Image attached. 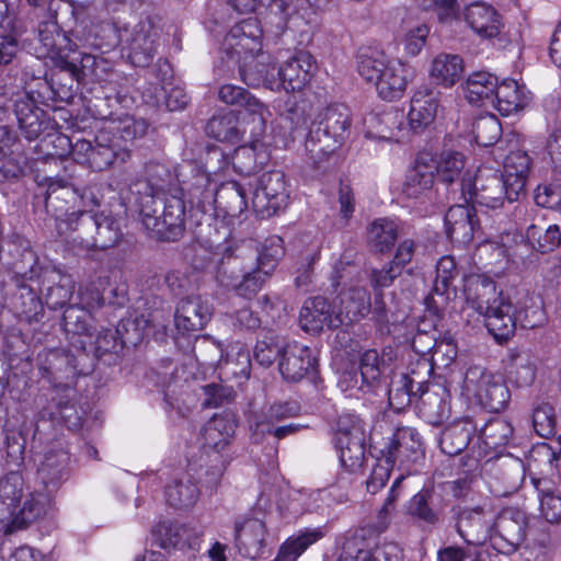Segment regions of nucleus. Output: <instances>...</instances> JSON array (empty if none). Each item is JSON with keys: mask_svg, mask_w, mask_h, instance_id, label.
Instances as JSON below:
<instances>
[{"mask_svg": "<svg viewBox=\"0 0 561 561\" xmlns=\"http://www.w3.org/2000/svg\"><path fill=\"white\" fill-rule=\"evenodd\" d=\"M70 455L61 444L49 448L37 468L41 490L24 492V479L12 471L0 480V533L10 534L44 517L53 496L70 476Z\"/></svg>", "mask_w": 561, "mask_h": 561, "instance_id": "nucleus-1", "label": "nucleus"}, {"mask_svg": "<svg viewBox=\"0 0 561 561\" xmlns=\"http://www.w3.org/2000/svg\"><path fill=\"white\" fill-rule=\"evenodd\" d=\"M467 302L484 317L489 333L499 343L506 342L514 335L516 321L525 329L538 328L546 321L545 311L537 304L519 310L515 316L510 299L504 297L502 291H497L495 283L489 279L477 280L470 285Z\"/></svg>", "mask_w": 561, "mask_h": 561, "instance_id": "nucleus-2", "label": "nucleus"}, {"mask_svg": "<svg viewBox=\"0 0 561 561\" xmlns=\"http://www.w3.org/2000/svg\"><path fill=\"white\" fill-rule=\"evenodd\" d=\"M351 124V113L344 104H332L321 111L305 140L306 161L320 168L347 139Z\"/></svg>", "mask_w": 561, "mask_h": 561, "instance_id": "nucleus-3", "label": "nucleus"}, {"mask_svg": "<svg viewBox=\"0 0 561 561\" xmlns=\"http://www.w3.org/2000/svg\"><path fill=\"white\" fill-rule=\"evenodd\" d=\"M58 233L84 250H105L118 243L123 233L116 218L83 210L58 225Z\"/></svg>", "mask_w": 561, "mask_h": 561, "instance_id": "nucleus-4", "label": "nucleus"}, {"mask_svg": "<svg viewBox=\"0 0 561 561\" xmlns=\"http://www.w3.org/2000/svg\"><path fill=\"white\" fill-rule=\"evenodd\" d=\"M142 226L151 238L160 241H176L185 231L186 207L183 198L169 194L163 196L162 217H158L161 202L145 198L137 207Z\"/></svg>", "mask_w": 561, "mask_h": 561, "instance_id": "nucleus-5", "label": "nucleus"}, {"mask_svg": "<svg viewBox=\"0 0 561 561\" xmlns=\"http://www.w3.org/2000/svg\"><path fill=\"white\" fill-rule=\"evenodd\" d=\"M462 388L492 413L505 410L511 400V392L503 377L479 365L467 369Z\"/></svg>", "mask_w": 561, "mask_h": 561, "instance_id": "nucleus-6", "label": "nucleus"}, {"mask_svg": "<svg viewBox=\"0 0 561 561\" xmlns=\"http://www.w3.org/2000/svg\"><path fill=\"white\" fill-rule=\"evenodd\" d=\"M506 180L496 172L486 175L480 173L474 178H463L461 182V198L466 204L496 209L503 206L505 199L511 198Z\"/></svg>", "mask_w": 561, "mask_h": 561, "instance_id": "nucleus-7", "label": "nucleus"}, {"mask_svg": "<svg viewBox=\"0 0 561 561\" xmlns=\"http://www.w3.org/2000/svg\"><path fill=\"white\" fill-rule=\"evenodd\" d=\"M194 207L208 217L217 216L218 211L238 217L248 208L245 190L234 181L222 183L216 192L208 188L202 191Z\"/></svg>", "mask_w": 561, "mask_h": 561, "instance_id": "nucleus-8", "label": "nucleus"}, {"mask_svg": "<svg viewBox=\"0 0 561 561\" xmlns=\"http://www.w3.org/2000/svg\"><path fill=\"white\" fill-rule=\"evenodd\" d=\"M263 31L256 18H248L237 23L225 37L221 67L230 69L231 64H238L250 53L262 48Z\"/></svg>", "mask_w": 561, "mask_h": 561, "instance_id": "nucleus-9", "label": "nucleus"}, {"mask_svg": "<svg viewBox=\"0 0 561 561\" xmlns=\"http://www.w3.org/2000/svg\"><path fill=\"white\" fill-rule=\"evenodd\" d=\"M289 192L286 176L280 170H273L260 176L253 193L252 207L261 217H271L288 204Z\"/></svg>", "mask_w": 561, "mask_h": 561, "instance_id": "nucleus-10", "label": "nucleus"}, {"mask_svg": "<svg viewBox=\"0 0 561 561\" xmlns=\"http://www.w3.org/2000/svg\"><path fill=\"white\" fill-rule=\"evenodd\" d=\"M453 520L457 534L473 550L484 552L490 542L491 523L481 506L453 507Z\"/></svg>", "mask_w": 561, "mask_h": 561, "instance_id": "nucleus-11", "label": "nucleus"}, {"mask_svg": "<svg viewBox=\"0 0 561 561\" xmlns=\"http://www.w3.org/2000/svg\"><path fill=\"white\" fill-rule=\"evenodd\" d=\"M526 516L518 510L502 511L491 525L489 545L503 554L517 550L525 539Z\"/></svg>", "mask_w": 561, "mask_h": 561, "instance_id": "nucleus-12", "label": "nucleus"}, {"mask_svg": "<svg viewBox=\"0 0 561 561\" xmlns=\"http://www.w3.org/2000/svg\"><path fill=\"white\" fill-rule=\"evenodd\" d=\"M222 69L229 77H234L238 72L242 81L249 87L264 85L275 90L277 83V68L272 65L271 56L262 49L242 56L240 62L231 64L230 69Z\"/></svg>", "mask_w": 561, "mask_h": 561, "instance_id": "nucleus-13", "label": "nucleus"}, {"mask_svg": "<svg viewBox=\"0 0 561 561\" xmlns=\"http://www.w3.org/2000/svg\"><path fill=\"white\" fill-rule=\"evenodd\" d=\"M463 14L472 31L481 38L493 39L495 47L503 49L512 43L510 35L502 31L501 15L493 7L482 2L471 3Z\"/></svg>", "mask_w": 561, "mask_h": 561, "instance_id": "nucleus-14", "label": "nucleus"}, {"mask_svg": "<svg viewBox=\"0 0 561 561\" xmlns=\"http://www.w3.org/2000/svg\"><path fill=\"white\" fill-rule=\"evenodd\" d=\"M171 181L172 173L165 164L156 161L146 163L144 174L129 184L133 203L138 207L141 203H145L147 196L148 199L164 196Z\"/></svg>", "mask_w": 561, "mask_h": 561, "instance_id": "nucleus-15", "label": "nucleus"}, {"mask_svg": "<svg viewBox=\"0 0 561 561\" xmlns=\"http://www.w3.org/2000/svg\"><path fill=\"white\" fill-rule=\"evenodd\" d=\"M213 314V306L199 295L182 298L175 308L174 325L182 334L203 330Z\"/></svg>", "mask_w": 561, "mask_h": 561, "instance_id": "nucleus-16", "label": "nucleus"}, {"mask_svg": "<svg viewBox=\"0 0 561 561\" xmlns=\"http://www.w3.org/2000/svg\"><path fill=\"white\" fill-rule=\"evenodd\" d=\"M457 275L458 271L454 257L443 256L437 262L433 289L424 299L426 309L434 316H439L447 307L450 293H455L453 282Z\"/></svg>", "mask_w": 561, "mask_h": 561, "instance_id": "nucleus-17", "label": "nucleus"}, {"mask_svg": "<svg viewBox=\"0 0 561 561\" xmlns=\"http://www.w3.org/2000/svg\"><path fill=\"white\" fill-rule=\"evenodd\" d=\"M314 70L312 56L307 51H299L277 69L275 90L300 91L310 81Z\"/></svg>", "mask_w": 561, "mask_h": 561, "instance_id": "nucleus-18", "label": "nucleus"}, {"mask_svg": "<svg viewBox=\"0 0 561 561\" xmlns=\"http://www.w3.org/2000/svg\"><path fill=\"white\" fill-rule=\"evenodd\" d=\"M159 30L150 22H139L128 41V59L136 67L148 66L158 50Z\"/></svg>", "mask_w": 561, "mask_h": 561, "instance_id": "nucleus-19", "label": "nucleus"}, {"mask_svg": "<svg viewBox=\"0 0 561 561\" xmlns=\"http://www.w3.org/2000/svg\"><path fill=\"white\" fill-rule=\"evenodd\" d=\"M317 359L310 347L298 342L284 346L278 366L282 376L289 381H299L316 368Z\"/></svg>", "mask_w": 561, "mask_h": 561, "instance_id": "nucleus-20", "label": "nucleus"}, {"mask_svg": "<svg viewBox=\"0 0 561 561\" xmlns=\"http://www.w3.org/2000/svg\"><path fill=\"white\" fill-rule=\"evenodd\" d=\"M440 92L428 85L420 87L411 99L408 114L410 128L421 133L435 119L439 107Z\"/></svg>", "mask_w": 561, "mask_h": 561, "instance_id": "nucleus-21", "label": "nucleus"}, {"mask_svg": "<svg viewBox=\"0 0 561 561\" xmlns=\"http://www.w3.org/2000/svg\"><path fill=\"white\" fill-rule=\"evenodd\" d=\"M265 524L253 517L237 519L234 522V545L238 552L247 558H259L265 547Z\"/></svg>", "mask_w": 561, "mask_h": 561, "instance_id": "nucleus-22", "label": "nucleus"}, {"mask_svg": "<svg viewBox=\"0 0 561 561\" xmlns=\"http://www.w3.org/2000/svg\"><path fill=\"white\" fill-rule=\"evenodd\" d=\"M77 198V191L69 182L62 179H48L45 208L47 214L56 219L57 229L58 225L62 221H68L71 215L82 211L69 213Z\"/></svg>", "mask_w": 561, "mask_h": 561, "instance_id": "nucleus-23", "label": "nucleus"}, {"mask_svg": "<svg viewBox=\"0 0 561 561\" xmlns=\"http://www.w3.org/2000/svg\"><path fill=\"white\" fill-rule=\"evenodd\" d=\"M450 394L446 387L433 383L420 392L416 401L419 415L428 424L442 425L450 415Z\"/></svg>", "mask_w": 561, "mask_h": 561, "instance_id": "nucleus-24", "label": "nucleus"}, {"mask_svg": "<svg viewBox=\"0 0 561 561\" xmlns=\"http://www.w3.org/2000/svg\"><path fill=\"white\" fill-rule=\"evenodd\" d=\"M510 238L515 244H529L531 249L540 253H549L561 244V229L558 225L543 227L539 224H531L527 227L525 237L517 232H508L502 237L503 247L511 248Z\"/></svg>", "mask_w": 561, "mask_h": 561, "instance_id": "nucleus-25", "label": "nucleus"}, {"mask_svg": "<svg viewBox=\"0 0 561 561\" xmlns=\"http://www.w3.org/2000/svg\"><path fill=\"white\" fill-rule=\"evenodd\" d=\"M422 442L419 433L411 427H399L393 433L387 447L381 450L386 458H390L394 465L415 462L422 455Z\"/></svg>", "mask_w": 561, "mask_h": 561, "instance_id": "nucleus-26", "label": "nucleus"}, {"mask_svg": "<svg viewBox=\"0 0 561 561\" xmlns=\"http://www.w3.org/2000/svg\"><path fill=\"white\" fill-rule=\"evenodd\" d=\"M334 319L337 320L336 302L334 301L332 306L321 296L308 299L299 313L301 329L311 333L320 332L324 325L336 329L337 327L333 325Z\"/></svg>", "mask_w": 561, "mask_h": 561, "instance_id": "nucleus-27", "label": "nucleus"}, {"mask_svg": "<svg viewBox=\"0 0 561 561\" xmlns=\"http://www.w3.org/2000/svg\"><path fill=\"white\" fill-rule=\"evenodd\" d=\"M432 156L421 152L415 159L414 165L408 171L402 186V194L408 198L420 199L427 196L434 185L433 168L430 162Z\"/></svg>", "mask_w": 561, "mask_h": 561, "instance_id": "nucleus-28", "label": "nucleus"}, {"mask_svg": "<svg viewBox=\"0 0 561 561\" xmlns=\"http://www.w3.org/2000/svg\"><path fill=\"white\" fill-rule=\"evenodd\" d=\"M336 305L337 320L334 327L348 325L366 317L371 309L369 293L363 287H355L341 295Z\"/></svg>", "mask_w": 561, "mask_h": 561, "instance_id": "nucleus-29", "label": "nucleus"}, {"mask_svg": "<svg viewBox=\"0 0 561 561\" xmlns=\"http://www.w3.org/2000/svg\"><path fill=\"white\" fill-rule=\"evenodd\" d=\"M411 78L410 68L400 60H390L375 82L378 95L386 101L400 99Z\"/></svg>", "mask_w": 561, "mask_h": 561, "instance_id": "nucleus-30", "label": "nucleus"}, {"mask_svg": "<svg viewBox=\"0 0 561 561\" xmlns=\"http://www.w3.org/2000/svg\"><path fill=\"white\" fill-rule=\"evenodd\" d=\"M130 149L122 147L117 139H110L105 134L96 135L91 152L89 168L104 171L115 163H125L130 159Z\"/></svg>", "mask_w": 561, "mask_h": 561, "instance_id": "nucleus-31", "label": "nucleus"}, {"mask_svg": "<svg viewBox=\"0 0 561 561\" xmlns=\"http://www.w3.org/2000/svg\"><path fill=\"white\" fill-rule=\"evenodd\" d=\"M430 165L433 168V175L436 174L437 180L447 185L458 183L461 188L462 179L472 178L465 171L466 157L456 150H443L435 158L432 157Z\"/></svg>", "mask_w": 561, "mask_h": 561, "instance_id": "nucleus-32", "label": "nucleus"}, {"mask_svg": "<svg viewBox=\"0 0 561 561\" xmlns=\"http://www.w3.org/2000/svg\"><path fill=\"white\" fill-rule=\"evenodd\" d=\"M476 431L477 427L469 416L453 421L442 432L440 450L448 456L459 455L468 447Z\"/></svg>", "mask_w": 561, "mask_h": 561, "instance_id": "nucleus-33", "label": "nucleus"}, {"mask_svg": "<svg viewBox=\"0 0 561 561\" xmlns=\"http://www.w3.org/2000/svg\"><path fill=\"white\" fill-rule=\"evenodd\" d=\"M531 159L527 152L522 150L511 151L504 160V173L511 198H518L524 192L529 174Z\"/></svg>", "mask_w": 561, "mask_h": 561, "instance_id": "nucleus-34", "label": "nucleus"}, {"mask_svg": "<svg viewBox=\"0 0 561 561\" xmlns=\"http://www.w3.org/2000/svg\"><path fill=\"white\" fill-rule=\"evenodd\" d=\"M237 423L231 414H216L203 427L202 439L205 448L222 450L230 444Z\"/></svg>", "mask_w": 561, "mask_h": 561, "instance_id": "nucleus-35", "label": "nucleus"}, {"mask_svg": "<svg viewBox=\"0 0 561 561\" xmlns=\"http://www.w3.org/2000/svg\"><path fill=\"white\" fill-rule=\"evenodd\" d=\"M527 102L525 87L513 79H506L497 83L491 105L502 115L508 116L522 110Z\"/></svg>", "mask_w": 561, "mask_h": 561, "instance_id": "nucleus-36", "label": "nucleus"}, {"mask_svg": "<svg viewBox=\"0 0 561 561\" xmlns=\"http://www.w3.org/2000/svg\"><path fill=\"white\" fill-rule=\"evenodd\" d=\"M14 113L19 128L27 140L36 139L44 129V112L28 95L15 101Z\"/></svg>", "mask_w": 561, "mask_h": 561, "instance_id": "nucleus-37", "label": "nucleus"}, {"mask_svg": "<svg viewBox=\"0 0 561 561\" xmlns=\"http://www.w3.org/2000/svg\"><path fill=\"white\" fill-rule=\"evenodd\" d=\"M536 489L539 510L542 517L550 524L561 520V493L557 484L549 478H533Z\"/></svg>", "mask_w": 561, "mask_h": 561, "instance_id": "nucleus-38", "label": "nucleus"}, {"mask_svg": "<svg viewBox=\"0 0 561 561\" xmlns=\"http://www.w3.org/2000/svg\"><path fill=\"white\" fill-rule=\"evenodd\" d=\"M251 144L240 146L232 156V165L237 172L251 175L259 171L267 162L268 156L261 138L250 137Z\"/></svg>", "mask_w": 561, "mask_h": 561, "instance_id": "nucleus-39", "label": "nucleus"}, {"mask_svg": "<svg viewBox=\"0 0 561 561\" xmlns=\"http://www.w3.org/2000/svg\"><path fill=\"white\" fill-rule=\"evenodd\" d=\"M497 88V78L480 71L472 73L462 85L465 98L474 105L492 104Z\"/></svg>", "mask_w": 561, "mask_h": 561, "instance_id": "nucleus-40", "label": "nucleus"}, {"mask_svg": "<svg viewBox=\"0 0 561 561\" xmlns=\"http://www.w3.org/2000/svg\"><path fill=\"white\" fill-rule=\"evenodd\" d=\"M325 536V527L305 528L288 538L280 547L275 561H297L313 543Z\"/></svg>", "mask_w": 561, "mask_h": 561, "instance_id": "nucleus-41", "label": "nucleus"}, {"mask_svg": "<svg viewBox=\"0 0 561 561\" xmlns=\"http://www.w3.org/2000/svg\"><path fill=\"white\" fill-rule=\"evenodd\" d=\"M206 133L218 141L231 144L242 140L243 135L249 134L248 126L240 124L232 114L210 118L206 125Z\"/></svg>", "mask_w": 561, "mask_h": 561, "instance_id": "nucleus-42", "label": "nucleus"}, {"mask_svg": "<svg viewBox=\"0 0 561 561\" xmlns=\"http://www.w3.org/2000/svg\"><path fill=\"white\" fill-rule=\"evenodd\" d=\"M389 61L380 48L363 46L356 55L357 72L365 81L375 84Z\"/></svg>", "mask_w": 561, "mask_h": 561, "instance_id": "nucleus-43", "label": "nucleus"}, {"mask_svg": "<svg viewBox=\"0 0 561 561\" xmlns=\"http://www.w3.org/2000/svg\"><path fill=\"white\" fill-rule=\"evenodd\" d=\"M244 260L232 248H226L217 265V282L229 289L234 290L245 272Z\"/></svg>", "mask_w": 561, "mask_h": 561, "instance_id": "nucleus-44", "label": "nucleus"}, {"mask_svg": "<svg viewBox=\"0 0 561 561\" xmlns=\"http://www.w3.org/2000/svg\"><path fill=\"white\" fill-rule=\"evenodd\" d=\"M405 514L413 520L426 526H436L440 523V511L432 505V492L421 490L405 504Z\"/></svg>", "mask_w": 561, "mask_h": 561, "instance_id": "nucleus-45", "label": "nucleus"}, {"mask_svg": "<svg viewBox=\"0 0 561 561\" xmlns=\"http://www.w3.org/2000/svg\"><path fill=\"white\" fill-rule=\"evenodd\" d=\"M463 61L458 55L440 54L434 58L431 77L445 87L454 85L462 76Z\"/></svg>", "mask_w": 561, "mask_h": 561, "instance_id": "nucleus-46", "label": "nucleus"}, {"mask_svg": "<svg viewBox=\"0 0 561 561\" xmlns=\"http://www.w3.org/2000/svg\"><path fill=\"white\" fill-rule=\"evenodd\" d=\"M473 205L458 204L450 206L445 216L447 226V233L450 238H458L461 234L463 238L472 236L477 221L474 220L476 214L473 213Z\"/></svg>", "mask_w": 561, "mask_h": 561, "instance_id": "nucleus-47", "label": "nucleus"}, {"mask_svg": "<svg viewBox=\"0 0 561 561\" xmlns=\"http://www.w3.org/2000/svg\"><path fill=\"white\" fill-rule=\"evenodd\" d=\"M368 243L377 253L389 252L398 239V226L387 218L376 219L368 228Z\"/></svg>", "mask_w": 561, "mask_h": 561, "instance_id": "nucleus-48", "label": "nucleus"}, {"mask_svg": "<svg viewBox=\"0 0 561 561\" xmlns=\"http://www.w3.org/2000/svg\"><path fill=\"white\" fill-rule=\"evenodd\" d=\"M241 107L244 108L242 125L248 126L249 136L262 138L270 116L267 106L250 93Z\"/></svg>", "mask_w": 561, "mask_h": 561, "instance_id": "nucleus-49", "label": "nucleus"}, {"mask_svg": "<svg viewBox=\"0 0 561 561\" xmlns=\"http://www.w3.org/2000/svg\"><path fill=\"white\" fill-rule=\"evenodd\" d=\"M199 496L196 483L188 476L174 480L165 489V497L169 505L175 508L193 506Z\"/></svg>", "mask_w": 561, "mask_h": 561, "instance_id": "nucleus-50", "label": "nucleus"}, {"mask_svg": "<svg viewBox=\"0 0 561 561\" xmlns=\"http://www.w3.org/2000/svg\"><path fill=\"white\" fill-rule=\"evenodd\" d=\"M14 285L18 290L13 297L15 310L28 321L37 320L43 313L42 299L27 282H16Z\"/></svg>", "mask_w": 561, "mask_h": 561, "instance_id": "nucleus-51", "label": "nucleus"}, {"mask_svg": "<svg viewBox=\"0 0 561 561\" xmlns=\"http://www.w3.org/2000/svg\"><path fill=\"white\" fill-rule=\"evenodd\" d=\"M92 322L93 317L91 311L79 305H70L64 311L62 325L65 331L72 336H84L88 340L92 339Z\"/></svg>", "mask_w": 561, "mask_h": 561, "instance_id": "nucleus-52", "label": "nucleus"}, {"mask_svg": "<svg viewBox=\"0 0 561 561\" xmlns=\"http://www.w3.org/2000/svg\"><path fill=\"white\" fill-rule=\"evenodd\" d=\"M419 392L409 383L402 374L394 375L388 390L390 407L397 411H403L414 400L417 401Z\"/></svg>", "mask_w": 561, "mask_h": 561, "instance_id": "nucleus-53", "label": "nucleus"}, {"mask_svg": "<svg viewBox=\"0 0 561 561\" xmlns=\"http://www.w3.org/2000/svg\"><path fill=\"white\" fill-rule=\"evenodd\" d=\"M121 330L117 328L113 329H102L98 331L95 337L89 340L90 344H94L95 354L98 356H102L107 353H116L118 350L123 347L126 343H136L141 339V335L137 333L135 339H130L128 336H119Z\"/></svg>", "mask_w": 561, "mask_h": 561, "instance_id": "nucleus-54", "label": "nucleus"}, {"mask_svg": "<svg viewBox=\"0 0 561 561\" xmlns=\"http://www.w3.org/2000/svg\"><path fill=\"white\" fill-rule=\"evenodd\" d=\"M513 426L503 419H494L481 428L479 437L490 449H497L506 446L513 436Z\"/></svg>", "mask_w": 561, "mask_h": 561, "instance_id": "nucleus-55", "label": "nucleus"}, {"mask_svg": "<svg viewBox=\"0 0 561 561\" xmlns=\"http://www.w3.org/2000/svg\"><path fill=\"white\" fill-rule=\"evenodd\" d=\"M285 255L284 240L279 236H271L265 239L256 257V266L272 274L279 260Z\"/></svg>", "mask_w": 561, "mask_h": 561, "instance_id": "nucleus-56", "label": "nucleus"}, {"mask_svg": "<svg viewBox=\"0 0 561 561\" xmlns=\"http://www.w3.org/2000/svg\"><path fill=\"white\" fill-rule=\"evenodd\" d=\"M219 368L227 376L234 378H249L251 371V358L249 351L236 346L227 354L225 359H220Z\"/></svg>", "mask_w": 561, "mask_h": 561, "instance_id": "nucleus-57", "label": "nucleus"}, {"mask_svg": "<svg viewBox=\"0 0 561 561\" xmlns=\"http://www.w3.org/2000/svg\"><path fill=\"white\" fill-rule=\"evenodd\" d=\"M18 257L11 263L12 282H31L37 275L38 259L30 248H16Z\"/></svg>", "mask_w": 561, "mask_h": 561, "instance_id": "nucleus-58", "label": "nucleus"}, {"mask_svg": "<svg viewBox=\"0 0 561 561\" xmlns=\"http://www.w3.org/2000/svg\"><path fill=\"white\" fill-rule=\"evenodd\" d=\"M311 112L312 104L309 99L291 95L285 101L280 115L290 124L291 129H297L307 123Z\"/></svg>", "mask_w": 561, "mask_h": 561, "instance_id": "nucleus-59", "label": "nucleus"}, {"mask_svg": "<svg viewBox=\"0 0 561 561\" xmlns=\"http://www.w3.org/2000/svg\"><path fill=\"white\" fill-rule=\"evenodd\" d=\"M433 370L434 368L431 360L425 356L419 355L414 360L409 363L407 371L401 374L420 393L424 392L426 388H430L433 385L430 383Z\"/></svg>", "mask_w": 561, "mask_h": 561, "instance_id": "nucleus-60", "label": "nucleus"}, {"mask_svg": "<svg viewBox=\"0 0 561 561\" xmlns=\"http://www.w3.org/2000/svg\"><path fill=\"white\" fill-rule=\"evenodd\" d=\"M41 417L45 419H60L70 431H78L82 427L84 411L82 408H78L75 403L69 400L64 401L62 398L56 403V411L43 410L39 412Z\"/></svg>", "mask_w": 561, "mask_h": 561, "instance_id": "nucleus-61", "label": "nucleus"}, {"mask_svg": "<svg viewBox=\"0 0 561 561\" xmlns=\"http://www.w3.org/2000/svg\"><path fill=\"white\" fill-rule=\"evenodd\" d=\"M507 375L517 387H528L533 385L536 378V368L528 356L512 354Z\"/></svg>", "mask_w": 561, "mask_h": 561, "instance_id": "nucleus-62", "label": "nucleus"}, {"mask_svg": "<svg viewBox=\"0 0 561 561\" xmlns=\"http://www.w3.org/2000/svg\"><path fill=\"white\" fill-rule=\"evenodd\" d=\"M75 280L70 275H58V280L46 288L45 302L50 309L62 308L72 297Z\"/></svg>", "mask_w": 561, "mask_h": 561, "instance_id": "nucleus-63", "label": "nucleus"}, {"mask_svg": "<svg viewBox=\"0 0 561 561\" xmlns=\"http://www.w3.org/2000/svg\"><path fill=\"white\" fill-rule=\"evenodd\" d=\"M46 363L44 370L54 379L61 378L62 375H75L78 367L77 358L66 351L49 352Z\"/></svg>", "mask_w": 561, "mask_h": 561, "instance_id": "nucleus-64", "label": "nucleus"}]
</instances>
